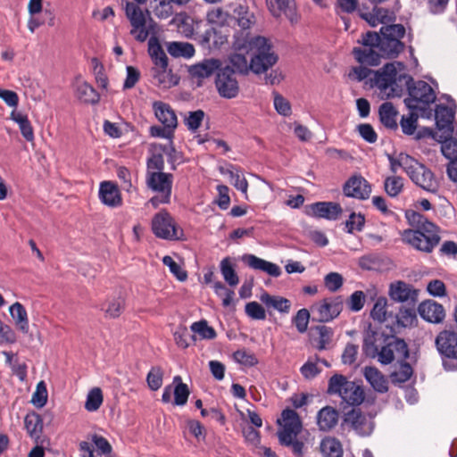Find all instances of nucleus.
<instances>
[{
  "label": "nucleus",
  "mask_w": 457,
  "mask_h": 457,
  "mask_svg": "<svg viewBox=\"0 0 457 457\" xmlns=\"http://www.w3.org/2000/svg\"><path fill=\"white\" fill-rule=\"evenodd\" d=\"M204 118V112L202 110L190 112L185 120V123L188 129L195 131L201 126Z\"/></svg>",
  "instance_id": "64"
},
{
  "label": "nucleus",
  "mask_w": 457,
  "mask_h": 457,
  "mask_svg": "<svg viewBox=\"0 0 457 457\" xmlns=\"http://www.w3.org/2000/svg\"><path fill=\"white\" fill-rule=\"evenodd\" d=\"M191 330L204 339H212L216 337L215 330L204 320L194 322L191 325Z\"/></svg>",
  "instance_id": "53"
},
{
  "label": "nucleus",
  "mask_w": 457,
  "mask_h": 457,
  "mask_svg": "<svg viewBox=\"0 0 457 457\" xmlns=\"http://www.w3.org/2000/svg\"><path fill=\"white\" fill-rule=\"evenodd\" d=\"M310 320V312L307 309H301L293 319V322L299 333H304L307 330Z\"/></svg>",
  "instance_id": "60"
},
{
  "label": "nucleus",
  "mask_w": 457,
  "mask_h": 457,
  "mask_svg": "<svg viewBox=\"0 0 457 457\" xmlns=\"http://www.w3.org/2000/svg\"><path fill=\"white\" fill-rule=\"evenodd\" d=\"M320 451L323 457H342L341 443L334 437H325L320 444Z\"/></svg>",
  "instance_id": "37"
},
{
  "label": "nucleus",
  "mask_w": 457,
  "mask_h": 457,
  "mask_svg": "<svg viewBox=\"0 0 457 457\" xmlns=\"http://www.w3.org/2000/svg\"><path fill=\"white\" fill-rule=\"evenodd\" d=\"M418 312L422 319L430 323H441L445 318L443 305L433 300H427L420 303Z\"/></svg>",
  "instance_id": "17"
},
{
  "label": "nucleus",
  "mask_w": 457,
  "mask_h": 457,
  "mask_svg": "<svg viewBox=\"0 0 457 457\" xmlns=\"http://www.w3.org/2000/svg\"><path fill=\"white\" fill-rule=\"evenodd\" d=\"M436 347L443 358L457 360V333L444 329L435 339Z\"/></svg>",
  "instance_id": "14"
},
{
  "label": "nucleus",
  "mask_w": 457,
  "mask_h": 457,
  "mask_svg": "<svg viewBox=\"0 0 457 457\" xmlns=\"http://www.w3.org/2000/svg\"><path fill=\"white\" fill-rule=\"evenodd\" d=\"M345 423L351 427L361 436H368L373 430V423L361 414L360 410L353 409L345 414Z\"/></svg>",
  "instance_id": "20"
},
{
  "label": "nucleus",
  "mask_w": 457,
  "mask_h": 457,
  "mask_svg": "<svg viewBox=\"0 0 457 457\" xmlns=\"http://www.w3.org/2000/svg\"><path fill=\"white\" fill-rule=\"evenodd\" d=\"M207 21L216 26H223L227 23L228 14L224 12L221 8H213L207 13Z\"/></svg>",
  "instance_id": "57"
},
{
  "label": "nucleus",
  "mask_w": 457,
  "mask_h": 457,
  "mask_svg": "<svg viewBox=\"0 0 457 457\" xmlns=\"http://www.w3.org/2000/svg\"><path fill=\"white\" fill-rule=\"evenodd\" d=\"M47 400V391L43 381L37 386L36 391L32 395L31 402L37 407H43Z\"/></svg>",
  "instance_id": "62"
},
{
  "label": "nucleus",
  "mask_w": 457,
  "mask_h": 457,
  "mask_svg": "<svg viewBox=\"0 0 457 457\" xmlns=\"http://www.w3.org/2000/svg\"><path fill=\"white\" fill-rule=\"evenodd\" d=\"M24 425L27 432L33 438H39L43 423L40 416L35 412H31L26 415L24 419Z\"/></svg>",
  "instance_id": "45"
},
{
  "label": "nucleus",
  "mask_w": 457,
  "mask_h": 457,
  "mask_svg": "<svg viewBox=\"0 0 457 457\" xmlns=\"http://www.w3.org/2000/svg\"><path fill=\"white\" fill-rule=\"evenodd\" d=\"M363 347L368 354L375 356L377 353L378 361L384 365L389 364L395 360L403 361L409 356L407 344L404 340L396 337L389 339L380 351H378L372 337H368L364 339Z\"/></svg>",
  "instance_id": "4"
},
{
  "label": "nucleus",
  "mask_w": 457,
  "mask_h": 457,
  "mask_svg": "<svg viewBox=\"0 0 457 457\" xmlns=\"http://www.w3.org/2000/svg\"><path fill=\"white\" fill-rule=\"evenodd\" d=\"M379 119L381 123L391 129H397L396 116L397 111L395 109L392 103L386 102L379 107Z\"/></svg>",
  "instance_id": "36"
},
{
  "label": "nucleus",
  "mask_w": 457,
  "mask_h": 457,
  "mask_svg": "<svg viewBox=\"0 0 457 457\" xmlns=\"http://www.w3.org/2000/svg\"><path fill=\"white\" fill-rule=\"evenodd\" d=\"M343 310V299L340 296L327 298L312 307L318 315V320L328 322L337 318Z\"/></svg>",
  "instance_id": "11"
},
{
  "label": "nucleus",
  "mask_w": 457,
  "mask_h": 457,
  "mask_svg": "<svg viewBox=\"0 0 457 457\" xmlns=\"http://www.w3.org/2000/svg\"><path fill=\"white\" fill-rule=\"evenodd\" d=\"M260 300L268 309H273L281 313H288L291 308V303L288 299L282 296L270 295L266 292L261 295Z\"/></svg>",
  "instance_id": "31"
},
{
  "label": "nucleus",
  "mask_w": 457,
  "mask_h": 457,
  "mask_svg": "<svg viewBox=\"0 0 457 457\" xmlns=\"http://www.w3.org/2000/svg\"><path fill=\"white\" fill-rule=\"evenodd\" d=\"M397 320L403 327L411 326L417 320L416 312L412 308L401 309Z\"/></svg>",
  "instance_id": "63"
},
{
  "label": "nucleus",
  "mask_w": 457,
  "mask_h": 457,
  "mask_svg": "<svg viewBox=\"0 0 457 457\" xmlns=\"http://www.w3.org/2000/svg\"><path fill=\"white\" fill-rule=\"evenodd\" d=\"M370 316L373 320L379 322H383L386 318V300L385 298H379L375 303Z\"/></svg>",
  "instance_id": "61"
},
{
  "label": "nucleus",
  "mask_w": 457,
  "mask_h": 457,
  "mask_svg": "<svg viewBox=\"0 0 457 457\" xmlns=\"http://www.w3.org/2000/svg\"><path fill=\"white\" fill-rule=\"evenodd\" d=\"M381 37L401 40L405 35V28L402 24L386 25L380 29Z\"/></svg>",
  "instance_id": "54"
},
{
  "label": "nucleus",
  "mask_w": 457,
  "mask_h": 457,
  "mask_svg": "<svg viewBox=\"0 0 457 457\" xmlns=\"http://www.w3.org/2000/svg\"><path fill=\"white\" fill-rule=\"evenodd\" d=\"M232 54L229 57V62L233 67L234 72H237L242 75H247L252 71L251 62H249L244 53L245 51H237Z\"/></svg>",
  "instance_id": "39"
},
{
  "label": "nucleus",
  "mask_w": 457,
  "mask_h": 457,
  "mask_svg": "<svg viewBox=\"0 0 457 457\" xmlns=\"http://www.w3.org/2000/svg\"><path fill=\"white\" fill-rule=\"evenodd\" d=\"M212 287L215 294L222 299V305L224 307L230 306L235 295L234 291L226 287L220 281L214 282Z\"/></svg>",
  "instance_id": "51"
},
{
  "label": "nucleus",
  "mask_w": 457,
  "mask_h": 457,
  "mask_svg": "<svg viewBox=\"0 0 457 457\" xmlns=\"http://www.w3.org/2000/svg\"><path fill=\"white\" fill-rule=\"evenodd\" d=\"M152 229L157 237L163 239H179L182 236V231L166 211H161L154 215L152 220Z\"/></svg>",
  "instance_id": "8"
},
{
  "label": "nucleus",
  "mask_w": 457,
  "mask_h": 457,
  "mask_svg": "<svg viewBox=\"0 0 457 457\" xmlns=\"http://www.w3.org/2000/svg\"><path fill=\"white\" fill-rule=\"evenodd\" d=\"M388 161L390 163V170L393 175H395L399 168H402L407 174L410 167H411V164L413 163L414 158L407 154L400 153L395 157L388 155Z\"/></svg>",
  "instance_id": "43"
},
{
  "label": "nucleus",
  "mask_w": 457,
  "mask_h": 457,
  "mask_svg": "<svg viewBox=\"0 0 457 457\" xmlns=\"http://www.w3.org/2000/svg\"><path fill=\"white\" fill-rule=\"evenodd\" d=\"M363 375L372 388L378 393H386L388 384L386 377L375 367H365Z\"/></svg>",
  "instance_id": "28"
},
{
  "label": "nucleus",
  "mask_w": 457,
  "mask_h": 457,
  "mask_svg": "<svg viewBox=\"0 0 457 457\" xmlns=\"http://www.w3.org/2000/svg\"><path fill=\"white\" fill-rule=\"evenodd\" d=\"M233 358L237 362L248 367H253L258 363L255 355L245 349L236 351Z\"/></svg>",
  "instance_id": "56"
},
{
  "label": "nucleus",
  "mask_w": 457,
  "mask_h": 457,
  "mask_svg": "<svg viewBox=\"0 0 457 457\" xmlns=\"http://www.w3.org/2000/svg\"><path fill=\"white\" fill-rule=\"evenodd\" d=\"M171 0H154L152 6L154 14L160 20L171 17L175 11Z\"/></svg>",
  "instance_id": "46"
},
{
  "label": "nucleus",
  "mask_w": 457,
  "mask_h": 457,
  "mask_svg": "<svg viewBox=\"0 0 457 457\" xmlns=\"http://www.w3.org/2000/svg\"><path fill=\"white\" fill-rule=\"evenodd\" d=\"M443 140L441 151L443 154L452 161L457 160V139L453 138L452 136L447 138H441Z\"/></svg>",
  "instance_id": "55"
},
{
  "label": "nucleus",
  "mask_w": 457,
  "mask_h": 457,
  "mask_svg": "<svg viewBox=\"0 0 457 457\" xmlns=\"http://www.w3.org/2000/svg\"><path fill=\"white\" fill-rule=\"evenodd\" d=\"M215 86L220 96L223 98H235L239 92V85L229 67L220 69L216 75Z\"/></svg>",
  "instance_id": "10"
},
{
  "label": "nucleus",
  "mask_w": 457,
  "mask_h": 457,
  "mask_svg": "<svg viewBox=\"0 0 457 457\" xmlns=\"http://www.w3.org/2000/svg\"><path fill=\"white\" fill-rule=\"evenodd\" d=\"M167 50L174 57L190 58L195 54L194 46L187 42H171L168 45Z\"/></svg>",
  "instance_id": "44"
},
{
  "label": "nucleus",
  "mask_w": 457,
  "mask_h": 457,
  "mask_svg": "<svg viewBox=\"0 0 457 457\" xmlns=\"http://www.w3.org/2000/svg\"><path fill=\"white\" fill-rule=\"evenodd\" d=\"M412 372L413 370L411 366L403 361H401L398 369L391 373L390 378L393 383L401 384L408 381L411 378Z\"/></svg>",
  "instance_id": "48"
},
{
  "label": "nucleus",
  "mask_w": 457,
  "mask_h": 457,
  "mask_svg": "<svg viewBox=\"0 0 457 457\" xmlns=\"http://www.w3.org/2000/svg\"><path fill=\"white\" fill-rule=\"evenodd\" d=\"M151 76L153 83L163 89L170 88L178 85L179 81V78L168 69V63L154 66L151 70Z\"/></svg>",
  "instance_id": "18"
},
{
  "label": "nucleus",
  "mask_w": 457,
  "mask_h": 457,
  "mask_svg": "<svg viewBox=\"0 0 457 457\" xmlns=\"http://www.w3.org/2000/svg\"><path fill=\"white\" fill-rule=\"evenodd\" d=\"M103 403V394L99 387H95L89 391L85 408L89 411H95L99 409Z\"/></svg>",
  "instance_id": "52"
},
{
  "label": "nucleus",
  "mask_w": 457,
  "mask_h": 457,
  "mask_svg": "<svg viewBox=\"0 0 457 457\" xmlns=\"http://www.w3.org/2000/svg\"><path fill=\"white\" fill-rule=\"evenodd\" d=\"M404 64L401 62L386 63L375 72L374 86L379 89L383 96L387 98L400 96L403 87L412 81V78L406 73H400L404 70Z\"/></svg>",
  "instance_id": "2"
},
{
  "label": "nucleus",
  "mask_w": 457,
  "mask_h": 457,
  "mask_svg": "<svg viewBox=\"0 0 457 457\" xmlns=\"http://www.w3.org/2000/svg\"><path fill=\"white\" fill-rule=\"evenodd\" d=\"M407 175L415 185L428 192L436 193L439 189V181L434 173L416 159H414Z\"/></svg>",
  "instance_id": "7"
},
{
  "label": "nucleus",
  "mask_w": 457,
  "mask_h": 457,
  "mask_svg": "<svg viewBox=\"0 0 457 457\" xmlns=\"http://www.w3.org/2000/svg\"><path fill=\"white\" fill-rule=\"evenodd\" d=\"M9 312L14 320L16 328L23 334H27L29 332V326L28 313L24 306L21 303L16 302L10 306Z\"/></svg>",
  "instance_id": "29"
},
{
  "label": "nucleus",
  "mask_w": 457,
  "mask_h": 457,
  "mask_svg": "<svg viewBox=\"0 0 457 457\" xmlns=\"http://www.w3.org/2000/svg\"><path fill=\"white\" fill-rule=\"evenodd\" d=\"M99 197L103 204L110 207L121 205L122 200L118 187L112 182H102L99 188Z\"/></svg>",
  "instance_id": "25"
},
{
  "label": "nucleus",
  "mask_w": 457,
  "mask_h": 457,
  "mask_svg": "<svg viewBox=\"0 0 457 457\" xmlns=\"http://www.w3.org/2000/svg\"><path fill=\"white\" fill-rule=\"evenodd\" d=\"M389 295L394 301L399 303H414L417 301L418 290L403 281H396L390 285Z\"/></svg>",
  "instance_id": "19"
},
{
  "label": "nucleus",
  "mask_w": 457,
  "mask_h": 457,
  "mask_svg": "<svg viewBox=\"0 0 457 457\" xmlns=\"http://www.w3.org/2000/svg\"><path fill=\"white\" fill-rule=\"evenodd\" d=\"M384 188L389 196L395 197L403 189V179L396 175L388 176L385 179Z\"/></svg>",
  "instance_id": "47"
},
{
  "label": "nucleus",
  "mask_w": 457,
  "mask_h": 457,
  "mask_svg": "<svg viewBox=\"0 0 457 457\" xmlns=\"http://www.w3.org/2000/svg\"><path fill=\"white\" fill-rule=\"evenodd\" d=\"M404 86L407 87L409 98L404 100L410 109L417 108L418 103L431 104L436 100V94L433 88L425 81H411Z\"/></svg>",
  "instance_id": "9"
},
{
  "label": "nucleus",
  "mask_w": 457,
  "mask_h": 457,
  "mask_svg": "<svg viewBox=\"0 0 457 457\" xmlns=\"http://www.w3.org/2000/svg\"><path fill=\"white\" fill-rule=\"evenodd\" d=\"M436 124L440 133V138H447L453 134V121L454 119L453 111L444 105H437L435 112Z\"/></svg>",
  "instance_id": "16"
},
{
  "label": "nucleus",
  "mask_w": 457,
  "mask_h": 457,
  "mask_svg": "<svg viewBox=\"0 0 457 457\" xmlns=\"http://www.w3.org/2000/svg\"><path fill=\"white\" fill-rule=\"evenodd\" d=\"M420 230H405L403 234V240L417 250L430 253L440 241L439 236H425Z\"/></svg>",
  "instance_id": "12"
},
{
  "label": "nucleus",
  "mask_w": 457,
  "mask_h": 457,
  "mask_svg": "<svg viewBox=\"0 0 457 457\" xmlns=\"http://www.w3.org/2000/svg\"><path fill=\"white\" fill-rule=\"evenodd\" d=\"M352 382L353 381L348 380L344 375L335 374L328 379L327 393L330 395H338L341 397L343 392L346 390V387L351 386Z\"/></svg>",
  "instance_id": "38"
},
{
  "label": "nucleus",
  "mask_w": 457,
  "mask_h": 457,
  "mask_svg": "<svg viewBox=\"0 0 457 457\" xmlns=\"http://www.w3.org/2000/svg\"><path fill=\"white\" fill-rule=\"evenodd\" d=\"M404 44L396 38L381 37L379 52L383 57L395 58L404 49Z\"/></svg>",
  "instance_id": "32"
},
{
  "label": "nucleus",
  "mask_w": 457,
  "mask_h": 457,
  "mask_svg": "<svg viewBox=\"0 0 457 457\" xmlns=\"http://www.w3.org/2000/svg\"><path fill=\"white\" fill-rule=\"evenodd\" d=\"M11 119L19 125L21 132L26 140L32 141L34 139L33 129L27 115L13 110L11 112Z\"/></svg>",
  "instance_id": "41"
},
{
  "label": "nucleus",
  "mask_w": 457,
  "mask_h": 457,
  "mask_svg": "<svg viewBox=\"0 0 457 457\" xmlns=\"http://www.w3.org/2000/svg\"><path fill=\"white\" fill-rule=\"evenodd\" d=\"M126 300L121 295L107 299L105 307L103 309L105 317L116 319L121 315L125 309Z\"/></svg>",
  "instance_id": "34"
},
{
  "label": "nucleus",
  "mask_w": 457,
  "mask_h": 457,
  "mask_svg": "<svg viewBox=\"0 0 457 457\" xmlns=\"http://www.w3.org/2000/svg\"><path fill=\"white\" fill-rule=\"evenodd\" d=\"M339 419L338 411L332 406H325L317 413V425L321 431H329L334 428Z\"/></svg>",
  "instance_id": "26"
},
{
  "label": "nucleus",
  "mask_w": 457,
  "mask_h": 457,
  "mask_svg": "<svg viewBox=\"0 0 457 457\" xmlns=\"http://www.w3.org/2000/svg\"><path fill=\"white\" fill-rule=\"evenodd\" d=\"M221 62L218 59H205L203 62L192 65L189 73L193 78L204 79L211 77L215 71H220Z\"/></svg>",
  "instance_id": "23"
},
{
  "label": "nucleus",
  "mask_w": 457,
  "mask_h": 457,
  "mask_svg": "<svg viewBox=\"0 0 457 457\" xmlns=\"http://www.w3.org/2000/svg\"><path fill=\"white\" fill-rule=\"evenodd\" d=\"M173 175L163 171H151L146 173L145 184L147 187L157 195L150 199L154 207L160 204H168L170 200Z\"/></svg>",
  "instance_id": "6"
},
{
  "label": "nucleus",
  "mask_w": 457,
  "mask_h": 457,
  "mask_svg": "<svg viewBox=\"0 0 457 457\" xmlns=\"http://www.w3.org/2000/svg\"><path fill=\"white\" fill-rule=\"evenodd\" d=\"M245 313L253 320H263L266 319L264 308L257 302H250L245 304Z\"/></svg>",
  "instance_id": "58"
},
{
  "label": "nucleus",
  "mask_w": 457,
  "mask_h": 457,
  "mask_svg": "<svg viewBox=\"0 0 457 457\" xmlns=\"http://www.w3.org/2000/svg\"><path fill=\"white\" fill-rule=\"evenodd\" d=\"M153 109L157 120L169 130H174L177 128V116L168 104L161 101H155L153 104Z\"/></svg>",
  "instance_id": "21"
},
{
  "label": "nucleus",
  "mask_w": 457,
  "mask_h": 457,
  "mask_svg": "<svg viewBox=\"0 0 457 457\" xmlns=\"http://www.w3.org/2000/svg\"><path fill=\"white\" fill-rule=\"evenodd\" d=\"M344 194L360 200L368 199L371 194L370 184L361 176L353 175L344 185Z\"/></svg>",
  "instance_id": "15"
},
{
  "label": "nucleus",
  "mask_w": 457,
  "mask_h": 457,
  "mask_svg": "<svg viewBox=\"0 0 457 457\" xmlns=\"http://www.w3.org/2000/svg\"><path fill=\"white\" fill-rule=\"evenodd\" d=\"M242 261L251 269L262 270L272 277H278L281 274V270L277 264L259 258L254 254H244Z\"/></svg>",
  "instance_id": "22"
},
{
  "label": "nucleus",
  "mask_w": 457,
  "mask_h": 457,
  "mask_svg": "<svg viewBox=\"0 0 457 457\" xmlns=\"http://www.w3.org/2000/svg\"><path fill=\"white\" fill-rule=\"evenodd\" d=\"M148 52L155 65H164L168 63V57L162 48L158 39L154 37H150L148 41Z\"/></svg>",
  "instance_id": "42"
},
{
  "label": "nucleus",
  "mask_w": 457,
  "mask_h": 457,
  "mask_svg": "<svg viewBox=\"0 0 457 457\" xmlns=\"http://www.w3.org/2000/svg\"><path fill=\"white\" fill-rule=\"evenodd\" d=\"M364 398L363 388L354 381L351 383V386L346 387V390L343 392V395L341 396L343 402L352 406L360 405L364 401Z\"/></svg>",
  "instance_id": "33"
},
{
  "label": "nucleus",
  "mask_w": 457,
  "mask_h": 457,
  "mask_svg": "<svg viewBox=\"0 0 457 457\" xmlns=\"http://www.w3.org/2000/svg\"><path fill=\"white\" fill-rule=\"evenodd\" d=\"M220 273L225 282L232 287H235L239 283V278L235 270L229 257L221 260L220 263Z\"/></svg>",
  "instance_id": "40"
},
{
  "label": "nucleus",
  "mask_w": 457,
  "mask_h": 457,
  "mask_svg": "<svg viewBox=\"0 0 457 457\" xmlns=\"http://www.w3.org/2000/svg\"><path fill=\"white\" fill-rule=\"evenodd\" d=\"M77 97L86 104H96L100 99L99 94L86 81H79L76 87Z\"/></svg>",
  "instance_id": "35"
},
{
  "label": "nucleus",
  "mask_w": 457,
  "mask_h": 457,
  "mask_svg": "<svg viewBox=\"0 0 457 457\" xmlns=\"http://www.w3.org/2000/svg\"><path fill=\"white\" fill-rule=\"evenodd\" d=\"M315 331L318 335L317 348L319 350L326 349L327 345L331 342L333 337V329L325 325H320L315 328Z\"/></svg>",
  "instance_id": "50"
},
{
  "label": "nucleus",
  "mask_w": 457,
  "mask_h": 457,
  "mask_svg": "<svg viewBox=\"0 0 457 457\" xmlns=\"http://www.w3.org/2000/svg\"><path fill=\"white\" fill-rule=\"evenodd\" d=\"M278 423L280 425L277 433L279 444L290 446L298 457L303 456L304 444L297 439V436L303 429L298 413L292 409H286L282 411L281 419L278 420Z\"/></svg>",
  "instance_id": "3"
},
{
  "label": "nucleus",
  "mask_w": 457,
  "mask_h": 457,
  "mask_svg": "<svg viewBox=\"0 0 457 457\" xmlns=\"http://www.w3.org/2000/svg\"><path fill=\"white\" fill-rule=\"evenodd\" d=\"M233 47L237 51L251 52V68L254 74L265 73L278 62V55L272 49L269 39L256 36L253 37H237L233 42Z\"/></svg>",
  "instance_id": "1"
},
{
  "label": "nucleus",
  "mask_w": 457,
  "mask_h": 457,
  "mask_svg": "<svg viewBox=\"0 0 457 457\" xmlns=\"http://www.w3.org/2000/svg\"><path fill=\"white\" fill-rule=\"evenodd\" d=\"M268 7L275 17L284 13L287 18L294 21L295 4L293 0H267Z\"/></svg>",
  "instance_id": "30"
},
{
  "label": "nucleus",
  "mask_w": 457,
  "mask_h": 457,
  "mask_svg": "<svg viewBox=\"0 0 457 457\" xmlns=\"http://www.w3.org/2000/svg\"><path fill=\"white\" fill-rule=\"evenodd\" d=\"M125 14L131 25L130 34L138 42H144L154 32L155 22L147 10H143L135 3L127 2Z\"/></svg>",
  "instance_id": "5"
},
{
  "label": "nucleus",
  "mask_w": 457,
  "mask_h": 457,
  "mask_svg": "<svg viewBox=\"0 0 457 457\" xmlns=\"http://www.w3.org/2000/svg\"><path fill=\"white\" fill-rule=\"evenodd\" d=\"M164 265L168 266L170 272L179 280L184 281L187 278V271L184 270L181 266L177 263L172 257L166 255L162 258Z\"/></svg>",
  "instance_id": "59"
},
{
  "label": "nucleus",
  "mask_w": 457,
  "mask_h": 457,
  "mask_svg": "<svg viewBox=\"0 0 457 457\" xmlns=\"http://www.w3.org/2000/svg\"><path fill=\"white\" fill-rule=\"evenodd\" d=\"M355 59L361 63L370 66H377L380 62L382 54L378 48L362 46L353 49Z\"/></svg>",
  "instance_id": "27"
},
{
  "label": "nucleus",
  "mask_w": 457,
  "mask_h": 457,
  "mask_svg": "<svg viewBox=\"0 0 457 457\" xmlns=\"http://www.w3.org/2000/svg\"><path fill=\"white\" fill-rule=\"evenodd\" d=\"M163 374V370L159 366L153 367L150 370L146 377V382L151 390L156 391L162 386Z\"/></svg>",
  "instance_id": "49"
},
{
  "label": "nucleus",
  "mask_w": 457,
  "mask_h": 457,
  "mask_svg": "<svg viewBox=\"0 0 457 457\" xmlns=\"http://www.w3.org/2000/svg\"><path fill=\"white\" fill-rule=\"evenodd\" d=\"M343 212L341 205L335 202H317L305 206V213L310 217L336 220Z\"/></svg>",
  "instance_id": "13"
},
{
  "label": "nucleus",
  "mask_w": 457,
  "mask_h": 457,
  "mask_svg": "<svg viewBox=\"0 0 457 457\" xmlns=\"http://www.w3.org/2000/svg\"><path fill=\"white\" fill-rule=\"evenodd\" d=\"M233 15L237 20L238 26L241 28L242 31L237 32L234 37H245L248 35V37H251L249 32L247 31L252 25L254 24L255 19L253 12H251L246 6L238 5L233 11Z\"/></svg>",
  "instance_id": "24"
}]
</instances>
